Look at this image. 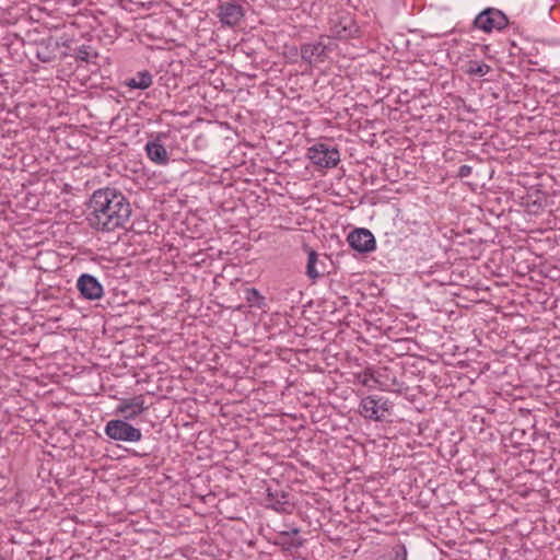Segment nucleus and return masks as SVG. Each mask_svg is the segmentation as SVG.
I'll return each instance as SVG.
<instances>
[{"mask_svg": "<svg viewBox=\"0 0 560 560\" xmlns=\"http://www.w3.org/2000/svg\"><path fill=\"white\" fill-rule=\"evenodd\" d=\"M246 301L254 306L261 307L265 304V298L255 288H246L245 291Z\"/></svg>", "mask_w": 560, "mask_h": 560, "instance_id": "17", "label": "nucleus"}, {"mask_svg": "<svg viewBox=\"0 0 560 560\" xmlns=\"http://www.w3.org/2000/svg\"><path fill=\"white\" fill-rule=\"evenodd\" d=\"M105 433L112 440L129 443L138 442L142 436L138 428L122 419L109 420L105 425Z\"/></svg>", "mask_w": 560, "mask_h": 560, "instance_id": "5", "label": "nucleus"}, {"mask_svg": "<svg viewBox=\"0 0 560 560\" xmlns=\"http://www.w3.org/2000/svg\"><path fill=\"white\" fill-rule=\"evenodd\" d=\"M77 290L84 300H100L104 294V288L96 277L90 273H82L77 280Z\"/></svg>", "mask_w": 560, "mask_h": 560, "instance_id": "7", "label": "nucleus"}, {"mask_svg": "<svg viewBox=\"0 0 560 560\" xmlns=\"http://www.w3.org/2000/svg\"><path fill=\"white\" fill-rule=\"evenodd\" d=\"M491 70L490 66L485 62L469 60L467 62L466 73L469 75L483 77Z\"/></svg>", "mask_w": 560, "mask_h": 560, "instance_id": "15", "label": "nucleus"}, {"mask_svg": "<svg viewBox=\"0 0 560 560\" xmlns=\"http://www.w3.org/2000/svg\"><path fill=\"white\" fill-rule=\"evenodd\" d=\"M145 409L144 399L139 395L131 399L122 400L117 407V412L121 413L126 420H131L141 415Z\"/></svg>", "mask_w": 560, "mask_h": 560, "instance_id": "13", "label": "nucleus"}, {"mask_svg": "<svg viewBox=\"0 0 560 560\" xmlns=\"http://www.w3.org/2000/svg\"><path fill=\"white\" fill-rule=\"evenodd\" d=\"M358 30L354 25H342L340 28L336 27L334 34L339 38L351 37Z\"/></svg>", "mask_w": 560, "mask_h": 560, "instance_id": "18", "label": "nucleus"}, {"mask_svg": "<svg viewBox=\"0 0 560 560\" xmlns=\"http://www.w3.org/2000/svg\"><path fill=\"white\" fill-rule=\"evenodd\" d=\"M126 84L131 89L145 90L152 84V74L149 71L138 72L136 77L128 79Z\"/></svg>", "mask_w": 560, "mask_h": 560, "instance_id": "14", "label": "nucleus"}, {"mask_svg": "<svg viewBox=\"0 0 560 560\" xmlns=\"http://www.w3.org/2000/svg\"><path fill=\"white\" fill-rule=\"evenodd\" d=\"M307 158L320 168H332L340 162L339 150L325 143H316L308 148Z\"/></svg>", "mask_w": 560, "mask_h": 560, "instance_id": "4", "label": "nucleus"}, {"mask_svg": "<svg viewBox=\"0 0 560 560\" xmlns=\"http://www.w3.org/2000/svg\"><path fill=\"white\" fill-rule=\"evenodd\" d=\"M0 480H4V477L0 476ZM0 487H1L2 489H4V488L7 487V485H2V483L0 482Z\"/></svg>", "mask_w": 560, "mask_h": 560, "instance_id": "24", "label": "nucleus"}, {"mask_svg": "<svg viewBox=\"0 0 560 560\" xmlns=\"http://www.w3.org/2000/svg\"><path fill=\"white\" fill-rule=\"evenodd\" d=\"M376 560H407V548L404 544L398 542L393 546L388 555H384Z\"/></svg>", "mask_w": 560, "mask_h": 560, "instance_id": "16", "label": "nucleus"}, {"mask_svg": "<svg viewBox=\"0 0 560 560\" xmlns=\"http://www.w3.org/2000/svg\"><path fill=\"white\" fill-rule=\"evenodd\" d=\"M245 9L236 1L222 2L217 8V18L224 26L234 27L245 16Z\"/></svg>", "mask_w": 560, "mask_h": 560, "instance_id": "6", "label": "nucleus"}, {"mask_svg": "<svg viewBox=\"0 0 560 560\" xmlns=\"http://www.w3.org/2000/svg\"><path fill=\"white\" fill-rule=\"evenodd\" d=\"M37 58L43 62H49L52 60V57L47 52L37 51Z\"/></svg>", "mask_w": 560, "mask_h": 560, "instance_id": "22", "label": "nucleus"}, {"mask_svg": "<svg viewBox=\"0 0 560 560\" xmlns=\"http://www.w3.org/2000/svg\"><path fill=\"white\" fill-rule=\"evenodd\" d=\"M328 46L323 42L304 43L301 45V58L310 66H316L319 62H324L328 57Z\"/></svg>", "mask_w": 560, "mask_h": 560, "instance_id": "10", "label": "nucleus"}, {"mask_svg": "<svg viewBox=\"0 0 560 560\" xmlns=\"http://www.w3.org/2000/svg\"><path fill=\"white\" fill-rule=\"evenodd\" d=\"M360 415L369 420L383 421L386 413L393 408L388 398L377 395H370L361 399Z\"/></svg>", "mask_w": 560, "mask_h": 560, "instance_id": "3", "label": "nucleus"}, {"mask_svg": "<svg viewBox=\"0 0 560 560\" xmlns=\"http://www.w3.org/2000/svg\"><path fill=\"white\" fill-rule=\"evenodd\" d=\"M471 172H472V167L467 164H464V165L459 166L457 176L459 178H465V177H468L471 174Z\"/></svg>", "mask_w": 560, "mask_h": 560, "instance_id": "20", "label": "nucleus"}, {"mask_svg": "<svg viewBox=\"0 0 560 560\" xmlns=\"http://www.w3.org/2000/svg\"><path fill=\"white\" fill-rule=\"evenodd\" d=\"M164 137V135L159 133L155 139L148 141L144 147L148 158L152 162L161 165H165L170 161L168 153L162 142V138Z\"/></svg>", "mask_w": 560, "mask_h": 560, "instance_id": "12", "label": "nucleus"}, {"mask_svg": "<svg viewBox=\"0 0 560 560\" xmlns=\"http://www.w3.org/2000/svg\"><path fill=\"white\" fill-rule=\"evenodd\" d=\"M347 241L350 247L359 253H371L376 247V241L372 232L359 228L349 233Z\"/></svg>", "mask_w": 560, "mask_h": 560, "instance_id": "9", "label": "nucleus"}, {"mask_svg": "<svg viewBox=\"0 0 560 560\" xmlns=\"http://www.w3.org/2000/svg\"><path fill=\"white\" fill-rule=\"evenodd\" d=\"M305 250L307 253V262H306V276L315 281L319 277L328 273V257L323 255L320 257L313 248L305 246Z\"/></svg>", "mask_w": 560, "mask_h": 560, "instance_id": "11", "label": "nucleus"}, {"mask_svg": "<svg viewBox=\"0 0 560 560\" xmlns=\"http://www.w3.org/2000/svg\"><path fill=\"white\" fill-rule=\"evenodd\" d=\"M407 494H409V499L412 500L417 492L408 491Z\"/></svg>", "mask_w": 560, "mask_h": 560, "instance_id": "23", "label": "nucleus"}, {"mask_svg": "<svg viewBox=\"0 0 560 560\" xmlns=\"http://www.w3.org/2000/svg\"><path fill=\"white\" fill-rule=\"evenodd\" d=\"M215 492L209 491L206 495H198L197 498L205 503H213Z\"/></svg>", "mask_w": 560, "mask_h": 560, "instance_id": "21", "label": "nucleus"}, {"mask_svg": "<svg viewBox=\"0 0 560 560\" xmlns=\"http://www.w3.org/2000/svg\"><path fill=\"white\" fill-rule=\"evenodd\" d=\"M261 505L278 513L291 514L295 509L289 492H265L260 499Z\"/></svg>", "mask_w": 560, "mask_h": 560, "instance_id": "8", "label": "nucleus"}, {"mask_svg": "<svg viewBox=\"0 0 560 560\" xmlns=\"http://www.w3.org/2000/svg\"><path fill=\"white\" fill-rule=\"evenodd\" d=\"M475 28L485 33L501 32L509 25L508 16L497 8H486L472 21Z\"/></svg>", "mask_w": 560, "mask_h": 560, "instance_id": "2", "label": "nucleus"}, {"mask_svg": "<svg viewBox=\"0 0 560 560\" xmlns=\"http://www.w3.org/2000/svg\"><path fill=\"white\" fill-rule=\"evenodd\" d=\"M527 493H528L527 491H524V492H522V495L526 497Z\"/></svg>", "mask_w": 560, "mask_h": 560, "instance_id": "26", "label": "nucleus"}, {"mask_svg": "<svg viewBox=\"0 0 560 560\" xmlns=\"http://www.w3.org/2000/svg\"><path fill=\"white\" fill-rule=\"evenodd\" d=\"M292 533H293V534H298V533H299V529H298V528H294V529L292 530Z\"/></svg>", "mask_w": 560, "mask_h": 560, "instance_id": "25", "label": "nucleus"}, {"mask_svg": "<svg viewBox=\"0 0 560 560\" xmlns=\"http://www.w3.org/2000/svg\"><path fill=\"white\" fill-rule=\"evenodd\" d=\"M86 221L98 232H114L126 228L132 214L129 199L118 189L98 188L85 203Z\"/></svg>", "mask_w": 560, "mask_h": 560, "instance_id": "1", "label": "nucleus"}, {"mask_svg": "<svg viewBox=\"0 0 560 560\" xmlns=\"http://www.w3.org/2000/svg\"><path fill=\"white\" fill-rule=\"evenodd\" d=\"M90 46L82 45L75 49V58L81 61H89L90 58Z\"/></svg>", "mask_w": 560, "mask_h": 560, "instance_id": "19", "label": "nucleus"}]
</instances>
